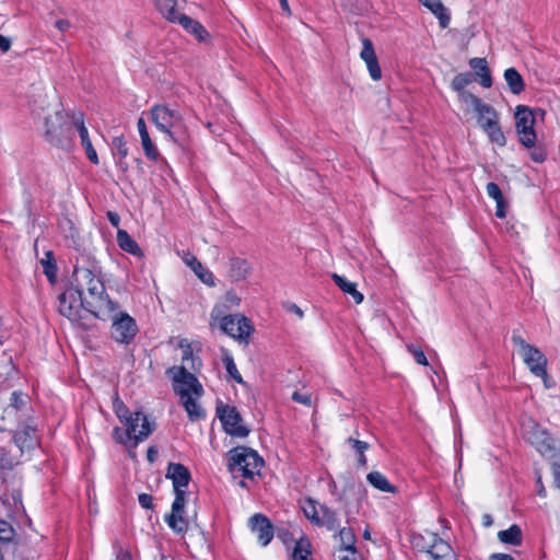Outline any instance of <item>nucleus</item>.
<instances>
[{
    "label": "nucleus",
    "mask_w": 560,
    "mask_h": 560,
    "mask_svg": "<svg viewBox=\"0 0 560 560\" xmlns=\"http://www.w3.org/2000/svg\"><path fill=\"white\" fill-rule=\"evenodd\" d=\"M85 296V311L95 318L107 320V317L117 310L118 304L110 300L106 293L103 281L94 276L88 268L74 267L71 282Z\"/></svg>",
    "instance_id": "nucleus-1"
},
{
    "label": "nucleus",
    "mask_w": 560,
    "mask_h": 560,
    "mask_svg": "<svg viewBox=\"0 0 560 560\" xmlns=\"http://www.w3.org/2000/svg\"><path fill=\"white\" fill-rule=\"evenodd\" d=\"M166 478L173 482L175 499L165 522L175 534H185L188 530V521L184 517L187 491L184 490L191 479L189 469L180 463H170Z\"/></svg>",
    "instance_id": "nucleus-2"
},
{
    "label": "nucleus",
    "mask_w": 560,
    "mask_h": 560,
    "mask_svg": "<svg viewBox=\"0 0 560 560\" xmlns=\"http://www.w3.org/2000/svg\"><path fill=\"white\" fill-rule=\"evenodd\" d=\"M183 349L182 366H172L167 369L166 374L173 380V389L179 397H185L194 394L196 398L203 395V388L198 378L190 371H198L201 366L199 358H195L191 346L180 342Z\"/></svg>",
    "instance_id": "nucleus-3"
},
{
    "label": "nucleus",
    "mask_w": 560,
    "mask_h": 560,
    "mask_svg": "<svg viewBox=\"0 0 560 560\" xmlns=\"http://www.w3.org/2000/svg\"><path fill=\"white\" fill-rule=\"evenodd\" d=\"M226 305H214L210 313V327L219 329L237 340L240 343L248 345V338L254 332V326L249 318L243 314H226Z\"/></svg>",
    "instance_id": "nucleus-4"
},
{
    "label": "nucleus",
    "mask_w": 560,
    "mask_h": 560,
    "mask_svg": "<svg viewBox=\"0 0 560 560\" xmlns=\"http://www.w3.org/2000/svg\"><path fill=\"white\" fill-rule=\"evenodd\" d=\"M228 469L235 478L241 475L245 479L253 480L256 475H260L264 467V458L257 451L248 446H236L226 453Z\"/></svg>",
    "instance_id": "nucleus-5"
},
{
    "label": "nucleus",
    "mask_w": 560,
    "mask_h": 560,
    "mask_svg": "<svg viewBox=\"0 0 560 560\" xmlns=\"http://www.w3.org/2000/svg\"><path fill=\"white\" fill-rule=\"evenodd\" d=\"M546 110L542 108H530L526 105H517L514 112L515 130L518 142L526 149L535 147L537 133L535 124L537 118L544 120Z\"/></svg>",
    "instance_id": "nucleus-6"
},
{
    "label": "nucleus",
    "mask_w": 560,
    "mask_h": 560,
    "mask_svg": "<svg viewBox=\"0 0 560 560\" xmlns=\"http://www.w3.org/2000/svg\"><path fill=\"white\" fill-rule=\"evenodd\" d=\"M73 122L69 121L61 110L45 118V138L57 148H69L74 135Z\"/></svg>",
    "instance_id": "nucleus-7"
},
{
    "label": "nucleus",
    "mask_w": 560,
    "mask_h": 560,
    "mask_svg": "<svg viewBox=\"0 0 560 560\" xmlns=\"http://www.w3.org/2000/svg\"><path fill=\"white\" fill-rule=\"evenodd\" d=\"M512 342L518 347L520 354L529 371L537 377L547 378V358L535 346L526 342L520 335H512Z\"/></svg>",
    "instance_id": "nucleus-8"
},
{
    "label": "nucleus",
    "mask_w": 560,
    "mask_h": 560,
    "mask_svg": "<svg viewBox=\"0 0 560 560\" xmlns=\"http://www.w3.org/2000/svg\"><path fill=\"white\" fill-rule=\"evenodd\" d=\"M151 119L156 128L165 133L170 141L184 147V142L175 136L172 129L182 121V115L178 110L168 107L165 104L154 105L151 110Z\"/></svg>",
    "instance_id": "nucleus-9"
},
{
    "label": "nucleus",
    "mask_w": 560,
    "mask_h": 560,
    "mask_svg": "<svg viewBox=\"0 0 560 560\" xmlns=\"http://www.w3.org/2000/svg\"><path fill=\"white\" fill-rule=\"evenodd\" d=\"M112 319L110 337L120 345H129L139 332L136 319L124 311H114L107 319Z\"/></svg>",
    "instance_id": "nucleus-10"
},
{
    "label": "nucleus",
    "mask_w": 560,
    "mask_h": 560,
    "mask_svg": "<svg viewBox=\"0 0 560 560\" xmlns=\"http://www.w3.org/2000/svg\"><path fill=\"white\" fill-rule=\"evenodd\" d=\"M215 412L226 434L236 438H246L249 434V429L242 423L243 418L236 407L219 404Z\"/></svg>",
    "instance_id": "nucleus-11"
},
{
    "label": "nucleus",
    "mask_w": 560,
    "mask_h": 560,
    "mask_svg": "<svg viewBox=\"0 0 560 560\" xmlns=\"http://www.w3.org/2000/svg\"><path fill=\"white\" fill-rule=\"evenodd\" d=\"M487 107L488 109L478 108L475 110L478 114L480 127L486 132L491 143L504 147L508 140L499 124V114L491 105L487 104Z\"/></svg>",
    "instance_id": "nucleus-12"
},
{
    "label": "nucleus",
    "mask_w": 560,
    "mask_h": 560,
    "mask_svg": "<svg viewBox=\"0 0 560 560\" xmlns=\"http://www.w3.org/2000/svg\"><path fill=\"white\" fill-rule=\"evenodd\" d=\"M59 313L69 318L77 320L80 317V311H85V295L79 291L72 283L58 296Z\"/></svg>",
    "instance_id": "nucleus-13"
},
{
    "label": "nucleus",
    "mask_w": 560,
    "mask_h": 560,
    "mask_svg": "<svg viewBox=\"0 0 560 560\" xmlns=\"http://www.w3.org/2000/svg\"><path fill=\"white\" fill-rule=\"evenodd\" d=\"M126 427L125 435L127 438H132L133 442L131 447H137V445L148 439V436L154 431L155 424L150 422L147 415L142 411H135L128 420L122 422Z\"/></svg>",
    "instance_id": "nucleus-14"
},
{
    "label": "nucleus",
    "mask_w": 560,
    "mask_h": 560,
    "mask_svg": "<svg viewBox=\"0 0 560 560\" xmlns=\"http://www.w3.org/2000/svg\"><path fill=\"white\" fill-rule=\"evenodd\" d=\"M472 81H475V77L471 72H462L453 78L451 88L458 94V98L462 102L470 103L474 107V110L478 108L488 109L487 104L483 103L481 98L466 91V86L469 85Z\"/></svg>",
    "instance_id": "nucleus-15"
},
{
    "label": "nucleus",
    "mask_w": 560,
    "mask_h": 560,
    "mask_svg": "<svg viewBox=\"0 0 560 560\" xmlns=\"http://www.w3.org/2000/svg\"><path fill=\"white\" fill-rule=\"evenodd\" d=\"M525 439L540 453L549 454L550 450L544 446V439H548L549 431L538 422L529 419L523 424Z\"/></svg>",
    "instance_id": "nucleus-16"
},
{
    "label": "nucleus",
    "mask_w": 560,
    "mask_h": 560,
    "mask_svg": "<svg viewBox=\"0 0 560 560\" xmlns=\"http://www.w3.org/2000/svg\"><path fill=\"white\" fill-rule=\"evenodd\" d=\"M253 533L257 535V539L261 546H267L273 538L275 530L270 520L261 514H254L248 521Z\"/></svg>",
    "instance_id": "nucleus-17"
},
{
    "label": "nucleus",
    "mask_w": 560,
    "mask_h": 560,
    "mask_svg": "<svg viewBox=\"0 0 560 560\" xmlns=\"http://www.w3.org/2000/svg\"><path fill=\"white\" fill-rule=\"evenodd\" d=\"M431 541L424 547L425 552L432 560H452L454 555L453 547L438 534L430 533Z\"/></svg>",
    "instance_id": "nucleus-18"
},
{
    "label": "nucleus",
    "mask_w": 560,
    "mask_h": 560,
    "mask_svg": "<svg viewBox=\"0 0 560 560\" xmlns=\"http://www.w3.org/2000/svg\"><path fill=\"white\" fill-rule=\"evenodd\" d=\"M468 65L474 70L472 74L475 77V80L478 81L482 88L489 89L492 86L493 81L491 70L488 66L486 58H471L468 61Z\"/></svg>",
    "instance_id": "nucleus-19"
},
{
    "label": "nucleus",
    "mask_w": 560,
    "mask_h": 560,
    "mask_svg": "<svg viewBox=\"0 0 560 560\" xmlns=\"http://www.w3.org/2000/svg\"><path fill=\"white\" fill-rule=\"evenodd\" d=\"M74 124L81 139V144L85 150L86 156L91 163L97 165L100 163L97 153L90 140L89 131L84 125L83 115L79 114L78 117H74Z\"/></svg>",
    "instance_id": "nucleus-20"
},
{
    "label": "nucleus",
    "mask_w": 560,
    "mask_h": 560,
    "mask_svg": "<svg viewBox=\"0 0 560 560\" xmlns=\"http://www.w3.org/2000/svg\"><path fill=\"white\" fill-rule=\"evenodd\" d=\"M13 441L22 452L34 450L38 443L36 429L32 425H25L14 433Z\"/></svg>",
    "instance_id": "nucleus-21"
},
{
    "label": "nucleus",
    "mask_w": 560,
    "mask_h": 560,
    "mask_svg": "<svg viewBox=\"0 0 560 560\" xmlns=\"http://www.w3.org/2000/svg\"><path fill=\"white\" fill-rule=\"evenodd\" d=\"M179 25L183 26V28L196 37V39L200 43L206 42L207 38L210 37L209 32L206 30V27L198 22L197 20L191 19L190 16L186 14H182V18L179 20Z\"/></svg>",
    "instance_id": "nucleus-22"
},
{
    "label": "nucleus",
    "mask_w": 560,
    "mask_h": 560,
    "mask_svg": "<svg viewBox=\"0 0 560 560\" xmlns=\"http://www.w3.org/2000/svg\"><path fill=\"white\" fill-rule=\"evenodd\" d=\"M155 9L171 23H178L182 14L177 11V0H154Z\"/></svg>",
    "instance_id": "nucleus-23"
},
{
    "label": "nucleus",
    "mask_w": 560,
    "mask_h": 560,
    "mask_svg": "<svg viewBox=\"0 0 560 560\" xmlns=\"http://www.w3.org/2000/svg\"><path fill=\"white\" fill-rule=\"evenodd\" d=\"M425 8H428L439 20L442 28H446L451 22V15L441 0H419Z\"/></svg>",
    "instance_id": "nucleus-24"
},
{
    "label": "nucleus",
    "mask_w": 560,
    "mask_h": 560,
    "mask_svg": "<svg viewBox=\"0 0 560 560\" xmlns=\"http://www.w3.org/2000/svg\"><path fill=\"white\" fill-rule=\"evenodd\" d=\"M117 244L120 249L137 257L143 256V252L138 243L128 234L127 231L117 230Z\"/></svg>",
    "instance_id": "nucleus-25"
},
{
    "label": "nucleus",
    "mask_w": 560,
    "mask_h": 560,
    "mask_svg": "<svg viewBox=\"0 0 560 560\" xmlns=\"http://www.w3.org/2000/svg\"><path fill=\"white\" fill-rule=\"evenodd\" d=\"M504 80L512 94L518 95L525 91V81L515 68L511 67L504 71Z\"/></svg>",
    "instance_id": "nucleus-26"
},
{
    "label": "nucleus",
    "mask_w": 560,
    "mask_h": 560,
    "mask_svg": "<svg viewBox=\"0 0 560 560\" xmlns=\"http://www.w3.org/2000/svg\"><path fill=\"white\" fill-rule=\"evenodd\" d=\"M498 539L505 545L521 546L523 542V532L517 524L511 525L508 529L498 533Z\"/></svg>",
    "instance_id": "nucleus-27"
},
{
    "label": "nucleus",
    "mask_w": 560,
    "mask_h": 560,
    "mask_svg": "<svg viewBox=\"0 0 560 560\" xmlns=\"http://www.w3.org/2000/svg\"><path fill=\"white\" fill-rule=\"evenodd\" d=\"M320 516L317 526H325L328 530H337L340 527L337 512L327 505L319 506Z\"/></svg>",
    "instance_id": "nucleus-28"
},
{
    "label": "nucleus",
    "mask_w": 560,
    "mask_h": 560,
    "mask_svg": "<svg viewBox=\"0 0 560 560\" xmlns=\"http://www.w3.org/2000/svg\"><path fill=\"white\" fill-rule=\"evenodd\" d=\"M331 278L340 290L353 298L357 304L362 303L363 294L357 290V284L354 282H351L346 277L337 273H332Z\"/></svg>",
    "instance_id": "nucleus-29"
},
{
    "label": "nucleus",
    "mask_w": 560,
    "mask_h": 560,
    "mask_svg": "<svg viewBox=\"0 0 560 560\" xmlns=\"http://www.w3.org/2000/svg\"><path fill=\"white\" fill-rule=\"evenodd\" d=\"M368 482L382 492L395 493L396 487L380 471H371L366 476Z\"/></svg>",
    "instance_id": "nucleus-30"
},
{
    "label": "nucleus",
    "mask_w": 560,
    "mask_h": 560,
    "mask_svg": "<svg viewBox=\"0 0 560 560\" xmlns=\"http://www.w3.org/2000/svg\"><path fill=\"white\" fill-rule=\"evenodd\" d=\"M249 272V264L246 259L234 257L230 259V277L234 281L244 280Z\"/></svg>",
    "instance_id": "nucleus-31"
},
{
    "label": "nucleus",
    "mask_w": 560,
    "mask_h": 560,
    "mask_svg": "<svg viewBox=\"0 0 560 560\" xmlns=\"http://www.w3.org/2000/svg\"><path fill=\"white\" fill-rule=\"evenodd\" d=\"M180 399L191 421L203 419L206 417L205 410L191 395L180 397Z\"/></svg>",
    "instance_id": "nucleus-32"
},
{
    "label": "nucleus",
    "mask_w": 560,
    "mask_h": 560,
    "mask_svg": "<svg viewBox=\"0 0 560 560\" xmlns=\"http://www.w3.org/2000/svg\"><path fill=\"white\" fill-rule=\"evenodd\" d=\"M347 443L351 446V448L357 454L358 465L361 467H366L368 458L365 456V451H368L370 448V444L364 441L354 439L352 436L347 439Z\"/></svg>",
    "instance_id": "nucleus-33"
},
{
    "label": "nucleus",
    "mask_w": 560,
    "mask_h": 560,
    "mask_svg": "<svg viewBox=\"0 0 560 560\" xmlns=\"http://www.w3.org/2000/svg\"><path fill=\"white\" fill-rule=\"evenodd\" d=\"M338 536H339V540H340L339 552L357 550L355 549V535L350 527L340 528Z\"/></svg>",
    "instance_id": "nucleus-34"
},
{
    "label": "nucleus",
    "mask_w": 560,
    "mask_h": 560,
    "mask_svg": "<svg viewBox=\"0 0 560 560\" xmlns=\"http://www.w3.org/2000/svg\"><path fill=\"white\" fill-rule=\"evenodd\" d=\"M28 399L30 397L27 394L23 393L22 390H14L11 394L10 402L4 411L10 413L12 410H23L27 406Z\"/></svg>",
    "instance_id": "nucleus-35"
},
{
    "label": "nucleus",
    "mask_w": 560,
    "mask_h": 560,
    "mask_svg": "<svg viewBox=\"0 0 560 560\" xmlns=\"http://www.w3.org/2000/svg\"><path fill=\"white\" fill-rule=\"evenodd\" d=\"M222 362L225 366V370H226L229 376L232 380H234L236 383L243 384L244 383L243 377L240 374V372L235 365L234 359H233L232 354L230 353V351H228L225 349L222 350Z\"/></svg>",
    "instance_id": "nucleus-36"
},
{
    "label": "nucleus",
    "mask_w": 560,
    "mask_h": 560,
    "mask_svg": "<svg viewBox=\"0 0 560 560\" xmlns=\"http://www.w3.org/2000/svg\"><path fill=\"white\" fill-rule=\"evenodd\" d=\"M43 272L50 282H54L57 277V264L52 252H47L45 258L40 260Z\"/></svg>",
    "instance_id": "nucleus-37"
},
{
    "label": "nucleus",
    "mask_w": 560,
    "mask_h": 560,
    "mask_svg": "<svg viewBox=\"0 0 560 560\" xmlns=\"http://www.w3.org/2000/svg\"><path fill=\"white\" fill-rule=\"evenodd\" d=\"M192 264L195 266V269L191 270L200 279V281H202L205 284L213 287L215 284L213 273L209 269L203 267V265L198 259H192Z\"/></svg>",
    "instance_id": "nucleus-38"
},
{
    "label": "nucleus",
    "mask_w": 560,
    "mask_h": 560,
    "mask_svg": "<svg viewBox=\"0 0 560 560\" xmlns=\"http://www.w3.org/2000/svg\"><path fill=\"white\" fill-rule=\"evenodd\" d=\"M311 544L307 539H300L295 542L293 552H292V559L293 560H312L310 558L311 550H310Z\"/></svg>",
    "instance_id": "nucleus-39"
},
{
    "label": "nucleus",
    "mask_w": 560,
    "mask_h": 560,
    "mask_svg": "<svg viewBox=\"0 0 560 560\" xmlns=\"http://www.w3.org/2000/svg\"><path fill=\"white\" fill-rule=\"evenodd\" d=\"M544 446L550 450V453L541 454V456L546 457L549 460L560 459V440L555 439L549 433L548 439H544Z\"/></svg>",
    "instance_id": "nucleus-40"
},
{
    "label": "nucleus",
    "mask_w": 560,
    "mask_h": 560,
    "mask_svg": "<svg viewBox=\"0 0 560 560\" xmlns=\"http://www.w3.org/2000/svg\"><path fill=\"white\" fill-rule=\"evenodd\" d=\"M303 512L313 524H317L320 516V511L317 509V502L315 500L311 498L306 499L303 506Z\"/></svg>",
    "instance_id": "nucleus-41"
},
{
    "label": "nucleus",
    "mask_w": 560,
    "mask_h": 560,
    "mask_svg": "<svg viewBox=\"0 0 560 560\" xmlns=\"http://www.w3.org/2000/svg\"><path fill=\"white\" fill-rule=\"evenodd\" d=\"M141 144L144 151L145 156L151 161H158L160 153L153 141L151 140L149 135H145L141 138Z\"/></svg>",
    "instance_id": "nucleus-42"
},
{
    "label": "nucleus",
    "mask_w": 560,
    "mask_h": 560,
    "mask_svg": "<svg viewBox=\"0 0 560 560\" xmlns=\"http://www.w3.org/2000/svg\"><path fill=\"white\" fill-rule=\"evenodd\" d=\"M110 145H112L113 155L116 159L117 158H127L128 148H127V142H126L124 136L114 137Z\"/></svg>",
    "instance_id": "nucleus-43"
},
{
    "label": "nucleus",
    "mask_w": 560,
    "mask_h": 560,
    "mask_svg": "<svg viewBox=\"0 0 560 560\" xmlns=\"http://www.w3.org/2000/svg\"><path fill=\"white\" fill-rule=\"evenodd\" d=\"M114 411L116 417L120 422L128 420V418L133 413L129 410V408L119 399L116 398L113 404Z\"/></svg>",
    "instance_id": "nucleus-44"
},
{
    "label": "nucleus",
    "mask_w": 560,
    "mask_h": 560,
    "mask_svg": "<svg viewBox=\"0 0 560 560\" xmlns=\"http://www.w3.org/2000/svg\"><path fill=\"white\" fill-rule=\"evenodd\" d=\"M14 528L12 525L3 520H0V542L8 544L14 537Z\"/></svg>",
    "instance_id": "nucleus-45"
},
{
    "label": "nucleus",
    "mask_w": 560,
    "mask_h": 560,
    "mask_svg": "<svg viewBox=\"0 0 560 560\" xmlns=\"http://www.w3.org/2000/svg\"><path fill=\"white\" fill-rule=\"evenodd\" d=\"M360 57L364 62L376 57L373 43L368 37L362 38V50L360 52Z\"/></svg>",
    "instance_id": "nucleus-46"
},
{
    "label": "nucleus",
    "mask_w": 560,
    "mask_h": 560,
    "mask_svg": "<svg viewBox=\"0 0 560 560\" xmlns=\"http://www.w3.org/2000/svg\"><path fill=\"white\" fill-rule=\"evenodd\" d=\"M407 350L413 357L415 361L418 364L424 365V366H427L429 364L423 350L419 346H416L413 343L407 345Z\"/></svg>",
    "instance_id": "nucleus-47"
},
{
    "label": "nucleus",
    "mask_w": 560,
    "mask_h": 560,
    "mask_svg": "<svg viewBox=\"0 0 560 560\" xmlns=\"http://www.w3.org/2000/svg\"><path fill=\"white\" fill-rule=\"evenodd\" d=\"M369 73L374 81H378L382 78V70L378 65L377 57L365 61Z\"/></svg>",
    "instance_id": "nucleus-48"
},
{
    "label": "nucleus",
    "mask_w": 560,
    "mask_h": 560,
    "mask_svg": "<svg viewBox=\"0 0 560 560\" xmlns=\"http://www.w3.org/2000/svg\"><path fill=\"white\" fill-rule=\"evenodd\" d=\"M113 438L114 440L119 443V444H122L125 446H130L132 445V442H133V439L132 438H127L125 435V431H122L121 428L119 427H115L114 430H113Z\"/></svg>",
    "instance_id": "nucleus-49"
},
{
    "label": "nucleus",
    "mask_w": 560,
    "mask_h": 560,
    "mask_svg": "<svg viewBox=\"0 0 560 560\" xmlns=\"http://www.w3.org/2000/svg\"><path fill=\"white\" fill-rule=\"evenodd\" d=\"M487 194L490 198H492L494 201H499L504 199V196L502 194L501 188L497 183L490 182L486 186Z\"/></svg>",
    "instance_id": "nucleus-50"
},
{
    "label": "nucleus",
    "mask_w": 560,
    "mask_h": 560,
    "mask_svg": "<svg viewBox=\"0 0 560 560\" xmlns=\"http://www.w3.org/2000/svg\"><path fill=\"white\" fill-rule=\"evenodd\" d=\"M13 468V460L9 452L0 447V470H11Z\"/></svg>",
    "instance_id": "nucleus-51"
},
{
    "label": "nucleus",
    "mask_w": 560,
    "mask_h": 560,
    "mask_svg": "<svg viewBox=\"0 0 560 560\" xmlns=\"http://www.w3.org/2000/svg\"><path fill=\"white\" fill-rule=\"evenodd\" d=\"M533 151L529 153L530 159L536 163H542L547 159V151L541 145H536L532 148Z\"/></svg>",
    "instance_id": "nucleus-52"
},
{
    "label": "nucleus",
    "mask_w": 560,
    "mask_h": 560,
    "mask_svg": "<svg viewBox=\"0 0 560 560\" xmlns=\"http://www.w3.org/2000/svg\"><path fill=\"white\" fill-rule=\"evenodd\" d=\"M291 398H292L293 401L302 404V405L307 406V407H310L312 405V397H311L310 394H302V393L295 390L292 394Z\"/></svg>",
    "instance_id": "nucleus-53"
},
{
    "label": "nucleus",
    "mask_w": 560,
    "mask_h": 560,
    "mask_svg": "<svg viewBox=\"0 0 560 560\" xmlns=\"http://www.w3.org/2000/svg\"><path fill=\"white\" fill-rule=\"evenodd\" d=\"M138 501L141 508L152 510L154 508L153 497L149 493H140Z\"/></svg>",
    "instance_id": "nucleus-54"
},
{
    "label": "nucleus",
    "mask_w": 560,
    "mask_h": 560,
    "mask_svg": "<svg viewBox=\"0 0 560 560\" xmlns=\"http://www.w3.org/2000/svg\"><path fill=\"white\" fill-rule=\"evenodd\" d=\"M551 472L555 486L560 489V459L551 460Z\"/></svg>",
    "instance_id": "nucleus-55"
},
{
    "label": "nucleus",
    "mask_w": 560,
    "mask_h": 560,
    "mask_svg": "<svg viewBox=\"0 0 560 560\" xmlns=\"http://www.w3.org/2000/svg\"><path fill=\"white\" fill-rule=\"evenodd\" d=\"M106 218H107V220L109 221V223L114 228L119 229L120 217H119V214L117 212H115V211H107Z\"/></svg>",
    "instance_id": "nucleus-56"
},
{
    "label": "nucleus",
    "mask_w": 560,
    "mask_h": 560,
    "mask_svg": "<svg viewBox=\"0 0 560 560\" xmlns=\"http://www.w3.org/2000/svg\"><path fill=\"white\" fill-rule=\"evenodd\" d=\"M497 203V209H495V215L500 219H503L505 218L506 215V211H505V199H502V200H499V201H495Z\"/></svg>",
    "instance_id": "nucleus-57"
},
{
    "label": "nucleus",
    "mask_w": 560,
    "mask_h": 560,
    "mask_svg": "<svg viewBox=\"0 0 560 560\" xmlns=\"http://www.w3.org/2000/svg\"><path fill=\"white\" fill-rule=\"evenodd\" d=\"M225 302L230 305V306H237L241 302V299L236 295V293L234 292H228L225 294Z\"/></svg>",
    "instance_id": "nucleus-58"
},
{
    "label": "nucleus",
    "mask_w": 560,
    "mask_h": 560,
    "mask_svg": "<svg viewBox=\"0 0 560 560\" xmlns=\"http://www.w3.org/2000/svg\"><path fill=\"white\" fill-rule=\"evenodd\" d=\"M11 48V39L0 34V50L7 52Z\"/></svg>",
    "instance_id": "nucleus-59"
},
{
    "label": "nucleus",
    "mask_w": 560,
    "mask_h": 560,
    "mask_svg": "<svg viewBox=\"0 0 560 560\" xmlns=\"http://www.w3.org/2000/svg\"><path fill=\"white\" fill-rule=\"evenodd\" d=\"M55 26L60 31V32H66L70 28L71 24L68 20H65V19H60V20H57L56 23H55Z\"/></svg>",
    "instance_id": "nucleus-60"
},
{
    "label": "nucleus",
    "mask_w": 560,
    "mask_h": 560,
    "mask_svg": "<svg viewBox=\"0 0 560 560\" xmlns=\"http://www.w3.org/2000/svg\"><path fill=\"white\" fill-rule=\"evenodd\" d=\"M137 127H138V131H139V135H140V139L145 136V135H149L148 132V129H147V125H145V121L142 117H140L137 121Z\"/></svg>",
    "instance_id": "nucleus-61"
},
{
    "label": "nucleus",
    "mask_w": 560,
    "mask_h": 560,
    "mask_svg": "<svg viewBox=\"0 0 560 560\" xmlns=\"http://www.w3.org/2000/svg\"><path fill=\"white\" fill-rule=\"evenodd\" d=\"M159 451L156 446H150L147 451V458L150 463H153L158 457Z\"/></svg>",
    "instance_id": "nucleus-62"
},
{
    "label": "nucleus",
    "mask_w": 560,
    "mask_h": 560,
    "mask_svg": "<svg viewBox=\"0 0 560 560\" xmlns=\"http://www.w3.org/2000/svg\"><path fill=\"white\" fill-rule=\"evenodd\" d=\"M489 560H514V558L509 553L497 552V553H492L489 557Z\"/></svg>",
    "instance_id": "nucleus-63"
},
{
    "label": "nucleus",
    "mask_w": 560,
    "mask_h": 560,
    "mask_svg": "<svg viewBox=\"0 0 560 560\" xmlns=\"http://www.w3.org/2000/svg\"><path fill=\"white\" fill-rule=\"evenodd\" d=\"M341 553L345 555H339V560H357V550L342 551Z\"/></svg>",
    "instance_id": "nucleus-64"
}]
</instances>
